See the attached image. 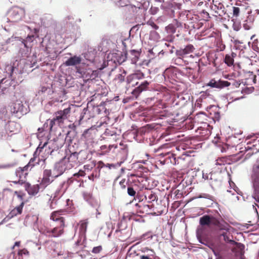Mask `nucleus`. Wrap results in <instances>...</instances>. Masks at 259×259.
I'll list each match as a JSON object with an SVG mask.
<instances>
[{
	"instance_id": "f257e3e1",
	"label": "nucleus",
	"mask_w": 259,
	"mask_h": 259,
	"mask_svg": "<svg viewBox=\"0 0 259 259\" xmlns=\"http://www.w3.org/2000/svg\"><path fill=\"white\" fill-rule=\"evenodd\" d=\"M144 77V74L141 72L127 76L126 78L127 83L129 84L132 83V86H136L131 93L133 98L137 99L142 92L149 90L150 82L147 80L141 82L136 81L137 79H142Z\"/></svg>"
},
{
	"instance_id": "f03ea898",
	"label": "nucleus",
	"mask_w": 259,
	"mask_h": 259,
	"mask_svg": "<svg viewBox=\"0 0 259 259\" xmlns=\"http://www.w3.org/2000/svg\"><path fill=\"white\" fill-rule=\"evenodd\" d=\"M80 152H74L71 153L68 156H65L59 162L56 163L55 165V168L57 170L58 174L55 177H58L66 170L77 166L78 163V155Z\"/></svg>"
},
{
	"instance_id": "7ed1b4c3",
	"label": "nucleus",
	"mask_w": 259,
	"mask_h": 259,
	"mask_svg": "<svg viewBox=\"0 0 259 259\" xmlns=\"http://www.w3.org/2000/svg\"><path fill=\"white\" fill-rule=\"evenodd\" d=\"M250 181L252 189V197L255 201L252 207L258 213L256 207L259 208V162H257L252 166Z\"/></svg>"
},
{
	"instance_id": "20e7f679",
	"label": "nucleus",
	"mask_w": 259,
	"mask_h": 259,
	"mask_svg": "<svg viewBox=\"0 0 259 259\" xmlns=\"http://www.w3.org/2000/svg\"><path fill=\"white\" fill-rule=\"evenodd\" d=\"M199 224L201 226L198 227H210L213 226L218 228L220 230H229V225L224 221H220L219 219L213 217L212 215L205 214L199 218Z\"/></svg>"
},
{
	"instance_id": "39448f33",
	"label": "nucleus",
	"mask_w": 259,
	"mask_h": 259,
	"mask_svg": "<svg viewBox=\"0 0 259 259\" xmlns=\"http://www.w3.org/2000/svg\"><path fill=\"white\" fill-rule=\"evenodd\" d=\"M75 72L79 74L80 77L82 78L86 81L95 79L99 75L98 70L93 69L89 64L84 62L80 66L76 67Z\"/></svg>"
},
{
	"instance_id": "423d86ee",
	"label": "nucleus",
	"mask_w": 259,
	"mask_h": 259,
	"mask_svg": "<svg viewBox=\"0 0 259 259\" xmlns=\"http://www.w3.org/2000/svg\"><path fill=\"white\" fill-rule=\"evenodd\" d=\"M11 112L16 116L20 117L29 111L28 104L24 101L17 100L10 107Z\"/></svg>"
},
{
	"instance_id": "0eeeda50",
	"label": "nucleus",
	"mask_w": 259,
	"mask_h": 259,
	"mask_svg": "<svg viewBox=\"0 0 259 259\" xmlns=\"http://www.w3.org/2000/svg\"><path fill=\"white\" fill-rule=\"evenodd\" d=\"M24 14L23 10L17 7L11 8L7 12V17L4 18L8 23L14 24L20 21Z\"/></svg>"
},
{
	"instance_id": "6e6552de",
	"label": "nucleus",
	"mask_w": 259,
	"mask_h": 259,
	"mask_svg": "<svg viewBox=\"0 0 259 259\" xmlns=\"http://www.w3.org/2000/svg\"><path fill=\"white\" fill-rule=\"evenodd\" d=\"M58 174V171L54 168V173L52 174L51 169H45L43 171V177L40 183V186L44 189L51 183L53 182L54 179L51 180V178H56L55 176Z\"/></svg>"
},
{
	"instance_id": "1a4fd4ad",
	"label": "nucleus",
	"mask_w": 259,
	"mask_h": 259,
	"mask_svg": "<svg viewBox=\"0 0 259 259\" xmlns=\"http://www.w3.org/2000/svg\"><path fill=\"white\" fill-rule=\"evenodd\" d=\"M42 52L39 53L37 56V59L39 60L40 62H46L49 61V58H54L55 57V55H54L53 57H51L50 54H52L54 52L53 49H52L49 45H47L45 48L42 47ZM35 56V58H37L36 55H33Z\"/></svg>"
},
{
	"instance_id": "9d476101",
	"label": "nucleus",
	"mask_w": 259,
	"mask_h": 259,
	"mask_svg": "<svg viewBox=\"0 0 259 259\" xmlns=\"http://www.w3.org/2000/svg\"><path fill=\"white\" fill-rule=\"evenodd\" d=\"M84 62L81 56L73 55L69 57L64 62V65L65 66H74L76 71V67L80 66Z\"/></svg>"
},
{
	"instance_id": "9b49d317",
	"label": "nucleus",
	"mask_w": 259,
	"mask_h": 259,
	"mask_svg": "<svg viewBox=\"0 0 259 259\" xmlns=\"http://www.w3.org/2000/svg\"><path fill=\"white\" fill-rule=\"evenodd\" d=\"M70 109L71 108L68 107L63 110H59L54 113L53 117L61 125L67 118V116L70 112Z\"/></svg>"
},
{
	"instance_id": "f8f14e48",
	"label": "nucleus",
	"mask_w": 259,
	"mask_h": 259,
	"mask_svg": "<svg viewBox=\"0 0 259 259\" xmlns=\"http://www.w3.org/2000/svg\"><path fill=\"white\" fill-rule=\"evenodd\" d=\"M38 30L37 28H34V32L31 34H28L25 39L21 38L22 45L24 46L27 50L31 47V43L38 36Z\"/></svg>"
},
{
	"instance_id": "ddd939ff",
	"label": "nucleus",
	"mask_w": 259,
	"mask_h": 259,
	"mask_svg": "<svg viewBox=\"0 0 259 259\" xmlns=\"http://www.w3.org/2000/svg\"><path fill=\"white\" fill-rule=\"evenodd\" d=\"M230 84L231 83L227 80L222 79L216 80L214 79H212L207 83L206 85L210 87L211 88L222 89L225 87L230 86Z\"/></svg>"
},
{
	"instance_id": "4468645a",
	"label": "nucleus",
	"mask_w": 259,
	"mask_h": 259,
	"mask_svg": "<svg viewBox=\"0 0 259 259\" xmlns=\"http://www.w3.org/2000/svg\"><path fill=\"white\" fill-rule=\"evenodd\" d=\"M48 143L47 142H45L44 143V144L41 146V143L39 144V145L38 146V147H37V148L36 149L35 151H34V153H33V157L31 158L29 162H31L30 164L29 165L30 166V170L35 165H37L35 162H36V160H37V157L38 156L39 153H40V152L42 151V150L44 149V148L46 146V145H47Z\"/></svg>"
},
{
	"instance_id": "2eb2a0df",
	"label": "nucleus",
	"mask_w": 259,
	"mask_h": 259,
	"mask_svg": "<svg viewBox=\"0 0 259 259\" xmlns=\"http://www.w3.org/2000/svg\"><path fill=\"white\" fill-rule=\"evenodd\" d=\"M24 187L25 190L27 192L29 195L34 196L38 193L40 188H42L40 186V184L31 186L28 182L24 183Z\"/></svg>"
},
{
	"instance_id": "dca6fc26",
	"label": "nucleus",
	"mask_w": 259,
	"mask_h": 259,
	"mask_svg": "<svg viewBox=\"0 0 259 259\" xmlns=\"http://www.w3.org/2000/svg\"><path fill=\"white\" fill-rule=\"evenodd\" d=\"M182 27V23L177 19H174L172 22L165 27V29L168 34H174L177 28Z\"/></svg>"
},
{
	"instance_id": "f3484780",
	"label": "nucleus",
	"mask_w": 259,
	"mask_h": 259,
	"mask_svg": "<svg viewBox=\"0 0 259 259\" xmlns=\"http://www.w3.org/2000/svg\"><path fill=\"white\" fill-rule=\"evenodd\" d=\"M196 237L199 243L211 248V244H209L207 242H205L202 239V237L204 235V230L202 227H197L196 230Z\"/></svg>"
},
{
	"instance_id": "a211bd4d",
	"label": "nucleus",
	"mask_w": 259,
	"mask_h": 259,
	"mask_svg": "<svg viewBox=\"0 0 259 259\" xmlns=\"http://www.w3.org/2000/svg\"><path fill=\"white\" fill-rule=\"evenodd\" d=\"M196 237L199 243L211 248V244H209L207 242H205L202 239V237L204 235V230L202 227H197L196 230Z\"/></svg>"
},
{
	"instance_id": "6ab92c4d",
	"label": "nucleus",
	"mask_w": 259,
	"mask_h": 259,
	"mask_svg": "<svg viewBox=\"0 0 259 259\" xmlns=\"http://www.w3.org/2000/svg\"><path fill=\"white\" fill-rule=\"evenodd\" d=\"M63 211V210L55 211L53 212L51 215V219L54 221L59 222V224L61 227H64L65 226L64 218L60 216V215L61 214V212Z\"/></svg>"
},
{
	"instance_id": "aec40b11",
	"label": "nucleus",
	"mask_w": 259,
	"mask_h": 259,
	"mask_svg": "<svg viewBox=\"0 0 259 259\" xmlns=\"http://www.w3.org/2000/svg\"><path fill=\"white\" fill-rule=\"evenodd\" d=\"M110 101H106L105 102H101L97 108V112L98 114H101L104 113L107 115L109 113V109L107 108L108 105L110 104Z\"/></svg>"
},
{
	"instance_id": "412c9836",
	"label": "nucleus",
	"mask_w": 259,
	"mask_h": 259,
	"mask_svg": "<svg viewBox=\"0 0 259 259\" xmlns=\"http://www.w3.org/2000/svg\"><path fill=\"white\" fill-rule=\"evenodd\" d=\"M41 25L44 27H49L52 22V16L50 14H45L40 18Z\"/></svg>"
},
{
	"instance_id": "4be33fe9",
	"label": "nucleus",
	"mask_w": 259,
	"mask_h": 259,
	"mask_svg": "<svg viewBox=\"0 0 259 259\" xmlns=\"http://www.w3.org/2000/svg\"><path fill=\"white\" fill-rule=\"evenodd\" d=\"M53 91L51 87L48 85H43L40 87L37 94L38 95H44V96L51 95L53 93Z\"/></svg>"
},
{
	"instance_id": "5701e85b",
	"label": "nucleus",
	"mask_w": 259,
	"mask_h": 259,
	"mask_svg": "<svg viewBox=\"0 0 259 259\" xmlns=\"http://www.w3.org/2000/svg\"><path fill=\"white\" fill-rule=\"evenodd\" d=\"M63 227L60 225L59 227H55L51 230L50 233H52V237H58L63 233Z\"/></svg>"
},
{
	"instance_id": "b1692460",
	"label": "nucleus",
	"mask_w": 259,
	"mask_h": 259,
	"mask_svg": "<svg viewBox=\"0 0 259 259\" xmlns=\"http://www.w3.org/2000/svg\"><path fill=\"white\" fill-rule=\"evenodd\" d=\"M142 255H148L150 257H155V251L152 249H150L148 247H144L141 249Z\"/></svg>"
},
{
	"instance_id": "393cba45",
	"label": "nucleus",
	"mask_w": 259,
	"mask_h": 259,
	"mask_svg": "<svg viewBox=\"0 0 259 259\" xmlns=\"http://www.w3.org/2000/svg\"><path fill=\"white\" fill-rule=\"evenodd\" d=\"M79 224V232L82 235H84L85 234L88 225V220L80 221Z\"/></svg>"
},
{
	"instance_id": "a878e982",
	"label": "nucleus",
	"mask_w": 259,
	"mask_h": 259,
	"mask_svg": "<svg viewBox=\"0 0 259 259\" xmlns=\"http://www.w3.org/2000/svg\"><path fill=\"white\" fill-rule=\"evenodd\" d=\"M145 196L146 199H148V202H152L157 200V196L156 193L153 191L148 192Z\"/></svg>"
},
{
	"instance_id": "bb28decb",
	"label": "nucleus",
	"mask_w": 259,
	"mask_h": 259,
	"mask_svg": "<svg viewBox=\"0 0 259 259\" xmlns=\"http://www.w3.org/2000/svg\"><path fill=\"white\" fill-rule=\"evenodd\" d=\"M104 167H108L109 169H111L112 168H115L116 165L113 163L105 164L102 161H99L98 162L97 168L101 169Z\"/></svg>"
},
{
	"instance_id": "cd10ccee",
	"label": "nucleus",
	"mask_w": 259,
	"mask_h": 259,
	"mask_svg": "<svg viewBox=\"0 0 259 259\" xmlns=\"http://www.w3.org/2000/svg\"><path fill=\"white\" fill-rule=\"evenodd\" d=\"M47 123L49 124V130L51 131H53L54 127L56 128L60 125L54 117L52 119L47 120Z\"/></svg>"
},
{
	"instance_id": "c85d7f7f",
	"label": "nucleus",
	"mask_w": 259,
	"mask_h": 259,
	"mask_svg": "<svg viewBox=\"0 0 259 259\" xmlns=\"http://www.w3.org/2000/svg\"><path fill=\"white\" fill-rule=\"evenodd\" d=\"M47 158H45L44 156H41V157H37V160L36 162L35 163L37 165H40V167L43 169H45L46 167V161Z\"/></svg>"
},
{
	"instance_id": "c756f323",
	"label": "nucleus",
	"mask_w": 259,
	"mask_h": 259,
	"mask_svg": "<svg viewBox=\"0 0 259 259\" xmlns=\"http://www.w3.org/2000/svg\"><path fill=\"white\" fill-rule=\"evenodd\" d=\"M116 6L118 7H124L128 5V0H111Z\"/></svg>"
},
{
	"instance_id": "7c9ffc66",
	"label": "nucleus",
	"mask_w": 259,
	"mask_h": 259,
	"mask_svg": "<svg viewBox=\"0 0 259 259\" xmlns=\"http://www.w3.org/2000/svg\"><path fill=\"white\" fill-rule=\"evenodd\" d=\"M176 55L178 57V58L175 60V61H181L182 58L186 55L184 49L176 50Z\"/></svg>"
},
{
	"instance_id": "2f4dec72",
	"label": "nucleus",
	"mask_w": 259,
	"mask_h": 259,
	"mask_svg": "<svg viewBox=\"0 0 259 259\" xmlns=\"http://www.w3.org/2000/svg\"><path fill=\"white\" fill-rule=\"evenodd\" d=\"M185 54L188 55L194 52L195 48L193 45L189 44L185 46L184 48Z\"/></svg>"
},
{
	"instance_id": "473e14b6",
	"label": "nucleus",
	"mask_w": 259,
	"mask_h": 259,
	"mask_svg": "<svg viewBox=\"0 0 259 259\" xmlns=\"http://www.w3.org/2000/svg\"><path fill=\"white\" fill-rule=\"evenodd\" d=\"M224 62L229 66H232L234 63L233 57L229 55H226L224 58Z\"/></svg>"
},
{
	"instance_id": "72a5a7b5",
	"label": "nucleus",
	"mask_w": 259,
	"mask_h": 259,
	"mask_svg": "<svg viewBox=\"0 0 259 259\" xmlns=\"http://www.w3.org/2000/svg\"><path fill=\"white\" fill-rule=\"evenodd\" d=\"M131 54L134 56L132 59V61H135V62L138 60L139 58L140 53V52L136 50H132L130 51Z\"/></svg>"
},
{
	"instance_id": "f704fd0d",
	"label": "nucleus",
	"mask_w": 259,
	"mask_h": 259,
	"mask_svg": "<svg viewBox=\"0 0 259 259\" xmlns=\"http://www.w3.org/2000/svg\"><path fill=\"white\" fill-rule=\"evenodd\" d=\"M211 176H212V174L211 173H209V174H204V173H203L202 174V178L204 180H209L210 181H212V179L211 178ZM209 185L212 187L213 186V183H212V181H210L209 182Z\"/></svg>"
},
{
	"instance_id": "c9c22d12",
	"label": "nucleus",
	"mask_w": 259,
	"mask_h": 259,
	"mask_svg": "<svg viewBox=\"0 0 259 259\" xmlns=\"http://www.w3.org/2000/svg\"><path fill=\"white\" fill-rule=\"evenodd\" d=\"M15 174L17 177H19L20 178H21L23 176H25L27 175V172H23V170L21 169L20 168H18L16 171Z\"/></svg>"
},
{
	"instance_id": "e433bc0d",
	"label": "nucleus",
	"mask_w": 259,
	"mask_h": 259,
	"mask_svg": "<svg viewBox=\"0 0 259 259\" xmlns=\"http://www.w3.org/2000/svg\"><path fill=\"white\" fill-rule=\"evenodd\" d=\"M221 236H223L224 238V240L225 242L227 243H233L235 242L234 241L230 239L229 237L227 236L226 232H223L220 235Z\"/></svg>"
},
{
	"instance_id": "4c0bfd02",
	"label": "nucleus",
	"mask_w": 259,
	"mask_h": 259,
	"mask_svg": "<svg viewBox=\"0 0 259 259\" xmlns=\"http://www.w3.org/2000/svg\"><path fill=\"white\" fill-rule=\"evenodd\" d=\"M197 198H206L213 201V197L208 194L202 193L200 194Z\"/></svg>"
},
{
	"instance_id": "58836bf2",
	"label": "nucleus",
	"mask_w": 259,
	"mask_h": 259,
	"mask_svg": "<svg viewBox=\"0 0 259 259\" xmlns=\"http://www.w3.org/2000/svg\"><path fill=\"white\" fill-rule=\"evenodd\" d=\"M24 205V202L22 201L19 205L16 206L14 209L17 211V213L20 214L22 212V209Z\"/></svg>"
},
{
	"instance_id": "ea45409f",
	"label": "nucleus",
	"mask_w": 259,
	"mask_h": 259,
	"mask_svg": "<svg viewBox=\"0 0 259 259\" xmlns=\"http://www.w3.org/2000/svg\"><path fill=\"white\" fill-rule=\"evenodd\" d=\"M127 191L128 195L130 196H135L136 194V191L131 186L127 187Z\"/></svg>"
},
{
	"instance_id": "a19ab883",
	"label": "nucleus",
	"mask_w": 259,
	"mask_h": 259,
	"mask_svg": "<svg viewBox=\"0 0 259 259\" xmlns=\"http://www.w3.org/2000/svg\"><path fill=\"white\" fill-rule=\"evenodd\" d=\"M123 73L124 74H126V72L124 71ZM124 76L125 75H123L122 74H118L116 76V77L115 78V79H117L119 82H122L124 80Z\"/></svg>"
},
{
	"instance_id": "79ce46f5",
	"label": "nucleus",
	"mask_w": 259,
	"mask_h": 259,
	"mask_svg": "<svg viewBox=\"0 0 259 259\" xmlns=\"http://www.w3.org/2000/svg\"><path fill=\"white\" fill-rule=\"evenodd\" d=\"M158 11L159 8L158 7L152 6L150 9L149 12L151 15H154L156 14Z\"/></svg>"
},
{
	"instance_id": "37998d69",
	"label": "nucleus",
	"mask_w": 259,
	"mask_h": 259,
	"mask_svg": "<svg viewBox=\"0 0 259 259\" xmlns=\"http://www.w3.org/2000/svg\"><path fill=\"white\" fill-rule=\"evenodd\" d=\"M18 255L21 256H22L23 255H25L28 256L29 255V251L26 248H23L19 251ZM19 259H21L20 256H19Z\"/></svg>"
},
{
	"instance_id": "c03bdc74",
	"label": "nucleus",
	"mask_w": 259,
	"mask_h": 259,
	"mask_svg": "<svg viewBox=\"0 0 259 259\" xmlns=\"http://www.w3.org/2000/svg\"><path fill=\"white\" fill-rule=\"evenodd\" d=\"M254 21V17L253 15H249L246 19L244 21V22H247L250 24V25H252Z\"/></svg>"
},
{
	"instance_id": "a18cd8bd",
	"label": "nucleus",
	"mask_w": 259,
	"mask_h": 259,
	"mask_svg": "<svg viewBox=\"0 0 259 259\" xmlns=\"http://www.w3.org/2000/svg\"><path fill=\"white\" fill-rule=\"evenodd\" d=\"M235 243L237 244L238 249L240 251L241 254H243L244 253V248H245V245L241 243H237V242H236Z\"/></svg>"
},
{
	"instance_id": "49530a36",
	"label": "nucleus",
	"mask_w": 259,
	"mask_h": 259,
	"mask_svg": "<svg viewBox=\"0 0 259 259\" xmlns=\"http://www.w3.org/2000/svg\"><path fill=\"white\" fill-rule=\"evenodd\" d=\"M100 203L99 202H95V210H96V217H98V215H100L101 212L100 211Z\"/></svg>"
},
{
	"instance_id": "de8ad7c7",
	"label": "nucleus",
	"mask_w": 259,
	"mask_h": 259,
	"mask_svg": "<svg viewBox=\"0 0 259 259\" xmlns=\"http://www.w3.org/2000/svg\"><path fill=\"white\" fill-rule=\"evenodd\" d=\"M17 214H19L17 213V211L15 210V209H13L7 215V218H8V219H11L13 217L16 216Z\"/></svg>"
},
{
	"instance_id": "09e8293b",
	"label": "nucleus",
	"mask_w": 259,
	"mask_h": 259,
	"mask_svg": "<svg viewBox=\"0 0 259 259\" xmlns=\"http://www.w3.org/2000/svg\"><path fill=\"white\" fill-rule=\"evenodd\" d=\"M89 54H90L89 52L88 53L85 54L84 55V57L87 60H88V61H90L91 62L93 63L94 61L95 55H93L91 57H89Z\"/></svg>"
},
{
	"instance_id": "8fccbe9b",
	"label": "nucleus",
	"mask_w": 259,
	"mask_h": 259,
	"mask_svg": "<svg viewBox=\"0 0 259 259\" xmlns=\"http://www.w3.org/2000/svg\"><path fill=\"white\" fill-rule=\"evenodd\" d=\"M90 130L89 128L85 130L82 134V137L84 139H88L90 137Z\"/></svg>"
},
{
	"instance_id": "3c124183",
	"label": "nucleus",
	"mask_w": 259,
	"mask_h": 259,
	"mask_svg": "<svg viewBox=\"0 0 259 259\" xmlns=\"http://www.w3.org/2000/svg\"><path fill=\"white\" fill-rule=\"evenodd\" d=\"M233 13L234 16L238 17L240 13V9L238 7H233Z\"/></svg>"
},
{
	"instance_id": "603ef678",
	"label": "nucleus",
	"mask_w": 259,
	"mask_h": 259,
	"mask_svg": "<svg viewBox=\"0 0 259 259\" xmlns=\"http://www.w3.org/2000/svg\"><path fill=\"white\" fill-rule=\"evenodd\" d=\"M102 246L100 245L94 247L92 249V252L94 253H98L102 250Z\"/></svg>"
},
{
	"instance_id": "864d4df0",
	"label": "nucleus",
	"mask_w": 259,
	"mask_h": 259,
	"mask_svg": "<svg viewBox=\"0 0 259 259\" xmlns=\"http://www.w3.org/2000/svg\"><path fill=\"white\" fill-rule=\"evenodd\" d=\"M87 110H88L87 108H84L82 109V111L81 112V113L80 114L79 120H81L83 118L84 115L86 114Z\"/></svg>"
},
{
	"instance_id": "5fc2aeb1",
	"label": "nucleus",
	"mask_w": 259,
	"mask_h": 259,
	"mask_svg": "<svg viewBox=\"0 0 259 259\" xmlns=\"http://www.w3.org/2000/svg\"><path fill=\"white\" fill-rule=\"evenodd\" d=\"M100 176L99 172H96V174H95L94 172L91 174L90 176H89V179L90 180L94 181V178H99Z\"/></svg>"
},
{
	"instance_id": "6e6d98bb",
	"label": "nucleus",
	"mask_w": 259,
	"mask_h": 259,
	"mask_svg": "<svg viewBox=\"0 0 259 259\" xmlns=\"http://www.w3.org/2000/svg\"><path fill=\"white\" fill-rule=\"evenodd\" d=\"M15 194H16L17 196V197L20 199V200L22 201H23V197L24 196V194H21V192H18V191H15L14 192Z\"/></svg>"
},
{
	"instance_id": "4d7b16f0",
	"label": "nucleus",
	"mask_w": 259,
	"mask_h": 259,
	"mask_svg": "<svg viewBox=\"0 0 259 259\" xmlns=\"http://www.w3.org/2000/svg\"><path fill=\"white\" fill-rule=\"evenodd\" d=\"M138 255L139 256L140 259H155L154 257H151L148 255H142L140 253L138 254Z\"/></svg>"
},
{
	"instance_id": "13d9d810",
	"label": "nucleus",
	"mask_w": 259,
	"mask_h": 259,
	"mask_svg": "<svg viewBox=\"0 0 259 259\" xmlns=\"http://www.w3.org/2000/svg\"><path fill=\"white\" fill-rule=\"evenodd\" d=\"M252 25H250L249 23L247 22H244L243 24V27L244 28L245 30H249L251 27Z\"/></svg>"
},
{
	"instance_id": "bf43d9fd",
	"label": "nucleus",
	"mask_w": 259,
	"mask_h": 259,
	"mask_svg": "<svg viewBox=\"0 0 259 259\" xmlns=\"http://www.w3.org/2000/svg\"><path fill=\"white\" fill-rule=\"evenodd\" d=\"M95 202H99L97 200H94V199H91L89 201V204L92 206V207L93 208V209H95Z\"/></svg>"
},
{
	"instance_id": "052dcab7",
	"label": "nucleus",
	"mask_w": 259,
	"mask_h": 259,
	"mask_svg": "<svg viewBox=\"0 0 259 259\" xmlns=\"http://www.w3.org/2000/svg\"><path fill=\"white\" fill-rule=\"evenodd\" d=\"M31 162H28L25 166L24 167H19V168H21V169L23 170V172H25V171H27L28 168H30L29 165L30 164Z\"/></svg>"
},
{
	"instance_id": "680f3d73",
	"label": "nucleus",
	"mask_w": 259,
	"mask_h": 259,
	"mask_svg": "<svg viewBox=\"0 0 259 259\" xmlns=\"http://www.w3.org/2000/svg\"><path fill=\"white\" fill-rule=\"evenodd\" d=\"M212 252H213L214 255L217 257V258L216 259H222V256L220 254V253L219 252L216 251L213 249H212Z\"/></svg>"
},
{
	"instance_id": "e2e57ef3",
	"label": "nucleus",
	"mask_w": 259,
	"mask_h": 259,
	"mask_svg": "<svg viewBox=\"0 0 259 259\" xmlns=\"http://www.w3.org/2000/svg\"><path fill=\"white\" fill-rule=\"evenodd\" d=\"M152 236L151 235L149 234V233H145L143 234L142 236V238L145 239V238H151L152 239Z\"/></svg>"
},
{
	"instance_id": "0e129e2a",
	"label": "nucleus",
	"mask_w": 259,
	"mask_h": 259,
	"mask_svg": "<svg viewBox=\"0 0 259 259\" xmlns=\"http://www.w3.org/2000/svg\"><path fill=\"white\" fill-rule=\"evenodd\" d=\"M150 25L155 30H157L159 28V26L153 22H151Z\"/></svg>"
},
{
	"instance_id": "69168bd1",
	"label": "nucleus",
	"mask_w": 259,
	"mask_h": 259,
	"mask_svg": "<svg viewBox=\"0 0 259 259\" xmlns=\"http://www.w3.org/2000/svg\"><path fill=\"white\" fill-rule=\"evenodd\" d=\"M71 133V131H68L66 134V139L69 140L70 142L72 141L71 137L69 136L70 134Z\"/></svg>"
},
{
	"instance_id": "338daca9",
	"label": "nucleus",
	"mask_w": 259,
	"mask_h": 259,
	"mask_svg": "<svg viewBox=\"0 0 259 259\" xmlns=\"http://www.w3.org/2000/svg\"><path fill=\"white\" fill-rule=\"evenodd\" d=\"M201 93L202 94L201 97L203 98H206L209 95L206 92H202Z\"/></svg>"
},
{
	"instance_id": "774afa93",
	"label": "nucleus",
	"mask_w": 259,
	"mask_h": 259,
	"mask_svg": "<svg viewBox=\"0 0 259 259\" xmlns=\"http://www.w3.org/2000/svg\"><path fill=\"white\" fill-rule=\"evenodd\" d=\"M72 204V200H70V199H67L66 200V205L68 206L69 207H70Z\"/></svg>"
}]
</instances>
